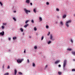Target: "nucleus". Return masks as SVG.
Here are the masks:
<instances>
[{
	"instance_id": "aec40b11",
	"label": "nucleus",
	"mask_w": 75,
	"mask_h": 75,
	"mask_svg": "<svg viewBox=\"0 0 75 75\" xmlns=\"http://www.w3.org/2000/svg\"><path fill=\"white\" fill-rule=\"evenodd\" d=\"M51 41H49L48 42V44H51Z\"/></svg>"
},
{
	"instance_id": "4c0bfd02",
	"label": "nucleus",
	"mask_w": 75,
	"mask_h": 75,
	"mask_svg": "<svg viewBox=\"0 0 75 75\" xmlns=\"http://www.w3.org/2000/svg\"><path fill=\"white\" fill-rule=\"evenodd\" d=\"M50 34V32H49L47 34V35H49Z\"/></svg>"
},
{
	"instance_id": "1a4fd4ad",
	"label": "nucleus",
	"mask_w": 75,
	"mask_h": 75,
	"mask_svg": "<svg viewBox=\"0 0 75 75\" xmlns=\"http://www.w3.org/2000/svg\"><path fill=\"white\" fill-rule=\"evenodd\" d=\"M59 62V60H58L56 61V62H55V64H57V63H58Z\"/></svg>"
},
{
	"instance_id": "79ce46f5",
	"label": "nucleus",
	"mask_w": 75,
	"mask_h": 75,
	"mask_svg": "<svg viewBox=\"0 0 75 75\" xmlns=\"http://www.w3.org/2000/svg\"><path fill=\"white\" fill-rule=\"evenodd\" d=\"M30 4L31 5V6H32V5H33V4H32V3H30Z\"/></svg>"
},
{
	"instance_id": "4468645a",
	"label": "nucleus",
	"mask_w": 75,
	"mask_h": 75,
	"mask_svg": "<svg viewBox=\"0 0 75 75\" xmlns=\"http://www.w3.org/2000/svg\"><path fill=\"white\" fill-rule=\"evenodd\" d=\"M58 74L59 75H61V74H62V73L61 72L59 71L58 72Z\"/></svg>"
},
{
	"instance_id": "f704fd0d",
	"label": "nucleus",
	"mask_w": 75,
	"mask_h": 75,
	"mask_svg": "<svg viewBox=\"0 0 75 75\" xmlns=\"http://www.w3.org/2000/svg\"><path fill=\"white\" fill-rule=\"evenodd\" d=\"M8 40H9V41H11V38H9L8 39Z\"/></svg>"
},
{
	"instance_id": "cd10ccee",
	"label": "nucleus",
	"mask_w": 75,
	"mask_h": 75,
	"mask_svg": "<svg viewBox=\"0 0 75 75\" xmlns=\"http://www.w3.org/2000/svg\"><path fill=\"white\" fill-rule=\"evenodd\" d=\"M34 48H35V49L36 50V49H37V46H35Z\"/></svg>"
},
{
	"instance_id": "b1692460",
	"label": "nucleus",
	"mask_w": 75,
	"mask_h": 75,
	"mask_svg": "<svg viewBox=\"0 0 75 75\" xmlns=\"http://www.w3.org/2000/svg\"><path fill=\"white\" fill-rule=\"evenodd\" d=\"M33 67H35V64L34 63H33Z\"/></svg>"
},
{
	"instance_id": "ddd939ff",
	"label": "nucleus",
	"mask_w": 75,
	"mask_h": 75,
	"mask_svg": "<svg viewBox=\"0 0 75 75\" xmlns=\"http://www.w3.org/2000/svg\"><path fill=\"white\" fill-rule=\"evenodd\" d=\"M67 51H71L72 50V49H67Z\"/></svg>"
},
{
	"instance_id": "f257e3e1",
	"label": "nucleus",
	"mask_w": 75,
	"mask_h": 75,
	"mask_svg": "<svg viewBox=\"0 0 75 75\" xmlns=\"http://www.w3.org/2000/svg\"><path fill=\"white\" fill-rule=\"evenodd\" d=\"M67 60H65L63 62V67L64 70H65V66L67 65Z\"/></svg>"
},
{
	"instance_id": "f8f14e48",
	"label": "nucleus",
	"mask_w": 75,
	"mask_h": 75,
	"mask_svg": "<svg viewBox=\"0 0 75 75\" xmlns=\"http://www.w3.org/2000/svg\"><path fill=\"white\" fill-rule=\"evenodd\" d=\"M17 39V37H14L13 38V40H16Z\"/></svg>"
},
{
	"instance_id": "a211bd4d",
	"label": "nucleus",
	"mask_w": 75,
	"mask_h": 75,
	"mask_svg": "<svg viewBox=\"0 0 75 75\" xmlns=\"http://www.w3.org/2000/svg\"><path fill=\"white\" fill-rule=\"evenodd\" d=\"M50 39L51 40L52 39V35H50Z\"/></svg>"
},
{
	"instance_id": "e433bc0d",
	"label": "nucleus",
	"mask_w": 75,
	"mask_h": 75,
	"mask_svg": "<svg viewBox=\"0 0 75 75\" xmlns=\"http://www.w3.org/2000/svg\"><path fill=\"white\" fill-rule=\"evenodd\" d=\"M7 68H8V69H9V68H10V66H8Z\"/></svg>"
},
{
	"instance_id": "a878e982",
	"label": "nucleus",
	"mask_w": 75,
	"mask_h": 75,
	"mask_svg": "<svg viewBox=\"0 0 75 75\" xmlns=\"http://www.w3.org/2000/svg\"><path fill=\"white\" fill-rule=\"evenodd\" d=\"M39 20L40 21H42V18H40Z\"/></svg>"
},
{
	"instance_id": "09e8293b",
	"label": "nucleus",
	"mask_w": 75,
	"mask_h": 75,
	"mask_svg": "<svg viewBox=\"0 0 75 75\" xmlns=\"http://www.w3.org/2000/svg\"><path fill=\"white\" fill-rule=\"evenodd\" d=\"M56 24H58V22H56Z\"/></svg>"
},
{
	"instance_id": "f03ea898",
	"label": "nucleus",
	"mask_w": 75,
	"mask_h": 75,
	"mask_svg": "<svg viewBox=\"0 0 75 75\" xmlns=\"http://www.w3.org/2000/svg\"><path fill=\"white\" fill-rule=\"evenodd\" d=\"M72 21L71 20H69L68 21H67L66 23V25L67 27H69V25L68 24L69 23H71Z\"/></svg>"
},
{
	"instance_id": "393cba45",
	"label": "nucleus",
	"mask_w": 75,
	"mask_h": 75,
	"mask_svg": "<svg viewBox=\"0 0 75 75\" xmlns=\"http://www.w3.org/2000/svg\"><path fill=\"white\" fill-rule=\"evenodd\" d=\"M28 21H26L25 22V24H27V23H28Z\"/></svg>"
},
{
	"instance_id": "9b49d317",
	"label": "nucleus",
	"mask_w": 75,
	"mask_h": 75,
	"mask_svg": "<svg viewBox=\"0 0 75 75\" xmlns=\"http://www.w3.org/2000/svg\"><path fill=\"white\" fill-rule=\"evenodd\" d=\"M67 17V15H65L63 16V18H65V17Z\"/></svg>"
},
{
	"instance_id": "0eeeda50",
	"label": "nucleus",
	"mask_w": 75,
	"mask_h": 75,
	"mask_svg": "<svg viewBox=\"0 0 75 75\" xmlns=\"http://www.w3.org/2000/svg\"><path fill=\"white\" fill-rule=\"evenodd\" d=\"M30 0H26V3H27L28 4H29V3H30Z\"/></svg>"
},
{
	"instance_id": "423d86ee",
	"label": "nucleus",
	"mask_w": 75,
	"mask_h": 75,
	"mask_svg": "<svg viewBox=\"0 0 75 75\" xmlns=\"http://www.w3.org/2000/svg\"><path fill=\"white\" fill-rule=\"evenodd\" d=\"M60 24L61 25H62L63 24H64V23H63V21H61L60 22Z\"/></svg>"
},
{
	"instance_id": "c03bdc74",
	"label": "nucleus",
	"mask_w": 75,
	"mask_h": 75,
	"mask_svg": "<svg viewBox=\"0 0 75 75\" xmlns=\"http://www.w3.org/2000/svg\"><path fill=\"white\" fill-rule=\"evenodd\" d=\"M13 12H14V13H16V11H13Z\"/></svg>"
},
{
	"instance_id": "c9c22d12",
	"label": "nucleus",
	"mask_w": 75,
	"mask_h": 75,
	"mask_svg": "<svg viewBox=\"0 0 75 75\" xmlns=\"http://www.w3.org/2000/svg\"><path fill=\"white\" fill-rule=\"evenodd\" d=\"M71 41L72 42H72H73V40H72L71 39Z\"/></svg>"
},
{
	"instance_id": "473e14b6",
	"label": "nucleus",
	"mask_w": 75,
	"mask_h": 75,
	"mask_svg": "<svg viewBox=\"0 0 75 75\" xmlns=\"http://www.w3.org/2000/svg\"><path fill=\"white\" fill-rule=\"evenodd\" d=\"M19 74L20 75H22V74H23L21 72H19Z\"/></svg>"
},
{
	"instance_id": "7c9ffc66",
	"label": "nucleus",
	"mask_w": 75,
	"mask_h": 75,
	"mask_svg": "<svg viewBox=\"0 0 75 75\" xmlns=\"http://www.w3.org/2000/svg\"><path fill=\"white\" fill-rule=\"evenodd\" d=\"M46 4H47V5H49V3L47 2L46 3Z\"/></svg>"
},
{
	"instance_id": "2f4dec72",
	"label": "nucleus",
	"mask_w": 75,
	"mask_h": 75,
	"mask_svg": "<svg viewBox=\"0 0 75 75\" xmlns=\"http://www.w3.org/2000/svg\"><path fill=\"white\" fill-rule=\"evenodd\" d=\"M0 4L1 5V6H3V4L1 2H0Z\"/></svg>"
},
{
	"instance_id": "7ed1b4c3",
	"label": "nucleus",
	"mask_w": 75,
	"mask_h": 75,
	"mask_svg": "<svg viewBox=\"0 0 75 75\" xmlns=\"http://www.w3.org/2000/svg\"><path fill=\"white\" fill-rule=\"evenodd\" d=\"M23 59H18V60H17V62H18V63H21L22 61H23Z\"/></svg>"
},
{
	"instance_id": "ea45409f",
	"label": "nucleus",
	"mask_w": 75,
	"mask_h": 75,
	"mask_svg": "<svg viewBox=\"0 0 75 75\" xmlns=\"http://www.w3.org/2000/svg\"><path fill=\"white\" fill-rule=\"evenodd\" d=\"M29 62V60H28V63Z\"/></svg>"
},
{
	"instance_id": "de8ad7c7",
	"label": "nucleus",
	"mask_w": 75,
	"mask_h": 75,
	"mask_svg": "<svg viewBox=\"0 0 75 75\" xmlns=\"http://www.w3.org/2000/svg\"><path fill=\"white\" fill-rule=\"evenodd\" d=\"M47 67H48V66L47 65L46 67H45L46 68H47Z\"/></svg>"
},
{
	"instance_id": "8fccbe9b",
	"label": "nucleus",
	"mask_w": 75,
	"mask_h": 75,
	"mask_svg": "<svg viewBox=\"0 0 75 75\" xmlns=\"http://www.w3.org/2000/svg\"><path fill=\"white\" fill-rule=\"evenodd\" d=\"M74 16H75V14H74Z\"/></svg>"
},
{
	"instance_id": "6ab92c4d",
	"label": "nucleus",
	"mask_w": 75,
	"mask_h": 75,
	"mask_svg": "<svg viewBox=\"0 0 75 75\" xmlns=\"http://www.w3.org/2000/svg\"><path fill=\"white\" fill-rule=\"evenodd\" d=\"M56 10L57 11H59V9L58 8H57Z\"/></svg>"
},
{
	"instance_id": "9d476101",
	"label": "nucleus",
	"mask_w": 75,
	"mask_h": 75,
	"mask_svg": "<svg viewBox=\"0 0 75 75\" xmlns=\"http://www.w3.org/2000/svg\"><path fill=\"white\" fill-rule=\"evenodd\" d=\"M29 25H28V24H27L26 25H25L24 26V27H25V28H26L27 27V26H28Z\"/></svg>"
},
{
	"instance_id": "39448f33",
	"label": "nucleus",
	"mask_w": 75,
	"mask_h": 75,
	"mask_svg": "<svg viewBox=\"0 0 75 75\" xmlns=\"http://www.w3.org/2000/svg\"><path fill=\"white\" fill-rule=\"evenodd\" d=\"M4 31H3L2 32H1L0 33V35H2L3 36L4 35Z\"/></svg>"
},
{
	"instance_id": "20e7f679",
	"label": "nucleus",
	"mask_w": 75,
	"mask_h": 75,
	"mask_svg": "<svg viewBox=\"0 0 75 75\" xmlns=\"http://www.w3.org/2000/svg\"><path fill=\"white\" fill-rule=\"evenodd\" d=\"M24 10L26 14H28V13H30V11H28L27 9H25Z\"/></svg>"
},
{
	"instance_id": "37998d69",
	"label": "nucleus",
	"mask_w": 75,
	"mask_h": 75,
	"mask_svg": "<svg viewBox=\"0 0 75 75\" xmlns=\"http://www.w3.org/2000/svg\"><path fill=\"white\" fill-rule=\"evenodd\" d=\"M29 37L30 38H32L31 36H30Z\"/></svg>"
},
{
	"instance_id": "2eb2a0df",
	"label": "nucleus",
	"mask_w": 75,
	"mask_h": 75,
	"mask_svg": "<svg viewBox=\"0 0 75 75\" xmlns=\"http://www.w3.org/2000/svg\"><path fill=\"white\" fill-rule=\"evenodd\" d=\"M5 27L4 26V25H3L2 26L1 28L2 29H4V28Z\"/></svg>"
},
{
	"instance_id": "72a5a7b5",
	"label": "nucleus",
	"mask_w": 75,
	"mask_h": 75,
	"mask_svg": "<svg viewBox=\"0 0 75 75\" xmlns=\"http://www.w3.org/2000/svg\"><path fill=\"white\" fill-rule=\"evenodd\" d=\"M49 27V26H48L47 25L46 26V28H48Z\"/></svg>"
},
{
	"instance_id": "a18cd8bd",
	"label": "nucleus",
	"mask_w": 75,
	"mask_h": 75,
	"mask_svg": "<svg viewBox=\"0 0 75 75\" xmlns=\"http://www.w3.org/2000/svg\"><path fill=\"white\" fill-rule=\"evenodd\" d=\"M59 67H61V65H59Z\"/></svg>"
},
{
	"instance_id": "5701e85b",
	"label": "nucleus",
	"mask_w": 75,
	"mask_h": 75,
	"mask_svg": "<svg viewBox=\"0 0 75 75\" xmlns=\"http://www.w3.org/2000/svg\"><path fill=\"white\" fill-rule=\"evenodd\" d=\"M33 11L34 12V13H36V10H35V9H34L33 10Z\"/></svg>"
},
{
	"instance_id": "6e6552de",
	"label": "nucleus",
	"mask_w": 75,
	"mask_h": 75,
	"mask_svg": "<svg viewBox=\"0 0 75 75\" xmlns=\"http://www.w3.org/2000/svg\"><path fill=\"white\" fill-rule=\"evenodd\" d=\"M17 70L15 69V70H14L15 75H16V74H17Z\"/></svg>"
},
{
	"instance_id": "f3484780",
	"label": "nucleus",
	"mask_w": 75,
	"mask_h": 75,
	"mask_svg": "<svg viewBox=\"0 0 75 75\" xmlns=\"http://www.w3.org/2000/svg\"><path fill=\"white\" fill-rule=\"evenodd\" d=\"M9 75V73H5L4 75Z\"/></svg>"
},
{
	"instance_id": "4be33fe9",
	"label": "nucleus",
	"mask_w": 75,
	"mask_h": 75,
	"mask_svg": "<svg viewBox=\"0 0 75 75\" xmlns=\"http://www.w3.org/2000/svg\"><path fill=\"white\" fill-rule=\"evenodd\" d=\"M20 30L22 32H23V29H22V28H21L20 29Z\"/></svg>"
},
{
	"instance_id": "dca6fc26",
	"label": "nucleus",
	"mask_w": 75,
	"mask_h": 75,
	"mask_svg": "<svg viewBox=\"0 0 75 75\" xmlns=\"http://www.w3.org/2000/svg\"><path fill=\"white\" fill-rule=\"evenodd\" d=\"M72 54H73V55H75V51L72 52Z\"/></svg>"
},
{
	"instance_id": "412c9836",
	"label": "nucleus",
	"mask_w": 75,
	"mask_h": 75,
	"mask_svg": "<svg viewBox=\"0 0 75 75\" xmlns=\"http://www.w3.org/2000/svg\"><path fill=\"white\" fill-rule=\"evenodd\" d=\"M13 20H14L15 21H16V19L15 18V17H13Z\"/></svg>"
},
{
	"instance_id": "49530a36",
	"label": "nucleus",
	"mask_w": 75,
	"mask_h": 75,
	"mask_svg": "<svg viewBox=\"0 0 75 75\" xmlns=\"http://www.w3.org/2000/svg\"><path fill=\"white\" fill-rule=\"evenodd\" d=\"M24 53H25V50H24Z\"/></svg>"
},
{
	"instance_id": "c85d7f7f",
	"label": "nucleus",
	"mask_w": 75,
	"mask_h": 75,
	"mask_svg": "<svg viewBox=\"0 0 75 75\" xmlns=\"http://www.w3.org/2000/svg\"><path fill=\"white\" fill-rule=\"evenodd\" d=\"M44 39V36H42L41 38V40H43Z\"/></svg>"
},
{
	"instance_id": "58836bf2",
	"label": "nucleus",
	"mask_w": 75,
	"mask_h": 75,
	"mask_svg": "<svg viewBox=\"0 0 75 75\" xmlns=\"http://www.w3.org/2000/svg\"><path fill=\"white\" fill-rule=\"evenodd\" d=\"M31 22L32 23H34V21L33 20H32Z\"/></svg>"
},
{
	"instance_id": "bb28decb",
	"label": "nucleus",
	"mask_w": 75,
	"mask_h": 75,
	"mask_svg": "<svg viewBox=\"0 0 75 75\" xmlns=\"http://www.w3.org/2000/svg\"><path fill=\"white\" fill-rule=\"evenodd\" d=\"M34 30L35 31H36V30H37V28H36L35 27L34 28Z\"/></svg>"
},
{
	"instance_id": "c756f323",
	"label": "nucleus",
	"mask_w": 75,
	"mask_h": 75,
	"mask_svg": "<svg viewBox=\"0 0 75 75\" xmlns=\"http://www.w3.org/2000/svg\"><path fill=\"white\" fill-rule=\"evenodd\" d=\"M72 71H74V72H75V69H72Z\"/></svg>"
},
{
	"instance_id": "a19ab883",
	"label": "nucleus",
	"mask_w": 75,
	"mask_h": 75,
	"mask_svg": "<svg viewBox=\"0 0 75 75\" xmlns=\"http://www.w3.org/2000/svg\"><path fill=\"white\" fill-rule=\"evenodd\" d=\"M3 24L4 25H6V23H3Z\"/></svg>"
},
{
	"instance_id": "3c124183",
	"label": "nucleus",
	"mask_w": 75,
	"mask_h": 75,
	"mask_svg": "<svg viewBox=\"0 0 75 75\" xmlns=\"http://www.w3.org/2000/svg\"><path fill=\"white\" fill-rule=\"evenodd\" d=\"M73 60L74 61H75V59H74Z\"/></svg>"
}]
</instances>
